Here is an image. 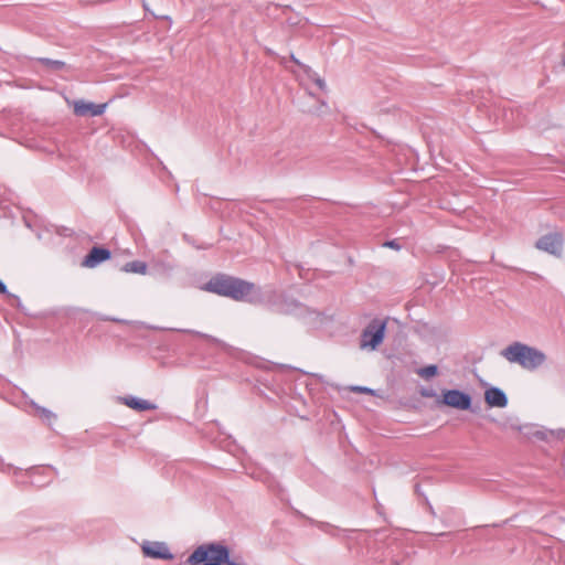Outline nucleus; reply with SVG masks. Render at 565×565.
Instances as JSON below:
<instances>
[{
  "label": "nucleus",
  "mask_w": 565,
  "mask_h": 565,
  "mask_svg": "<svg viewBox=\"0 0 565 565\" xmlns=\"http://www.w3.org/2000/svg\"><path fill=\"white\" fill-rule=\"evenodd\" d=\"M205 289L236 301H247L250 303H260L263 301L260 289L253 282L241 278L217 275L210 279Z\"/></svg>",
  "instance_id": "obj_1"
},
{
  "label": "nucleus",
  "mask_w": 565,
  "mask_h": 565,
  "mask_svg": "<svg viewBox=\"0 0 565 565\" xmlns=\"http://www.w3.org/2000/svg\"><path fill=\"white\" fill-rule=\"evenodd\" d=\"M501 355L510 363H518L525 370L533 371L546 361V355L541 350L514 342L501 351Z\"/></svg>",
  "instance_id": "obj_2"
},
{
  "label": "nucleus",
  "mask_w": 565,
  "mask_h": 565,
  "mask_svg": "<svg viewBox=\"0 0 565 565\" xmlns=\"http://www.w3.org/2000/svg\"><path fill=\"white\" fill-rule=\"evenodd\" d=\"M190 565H242L230 559L228 548L221 544L200 545L188 557Z\"/></svg>",
  "instance_id": "obj_3"
},
{
  "label": "nucleus",
  "mask_w": 565,
  "mask_h": 565,
  "mask_svg": "<svg viewBox=\"0 0 565 565\" xmlns=\"http://www.w3.org/2000/svg\"><path fill=\"white\" fill-rule=\"evenodd\" d=\"M386 321L373 319L362 331L360 337V349L375 351L385 338Z\"/></svg>",
  "instance_id": "obj_4"
},
{
  "label": "nucleus",
  "mask_w": 565,
  "mask_h": 565,
  "mask_svg": "<svg viewBox=\"0 0 565 565\" xmlns=\"http://www.w3.org/2000/svg\"><path fill=\"white\" fill-rule=\"evenodd\" d=\"M443 404L456 409L466 411L471 406V397L459 390H446L443 392Z\"/></svg>",
  "instance_id": "obj_5"
},
{
  "label": "nucleus",
  "mask_w": 565,
  "mask_h": 565,
  "mask_svg": "<svg viewBox=\"0 0 565 565\" xmlns=\"http://www.w3.org/2000/svg\"><path fill=\"white\" fill-rule=\"evenodd\" d=\"M145 556L157 559H172L173 555L163 542L146 541L141 545Z\"/></svg>",
  "instance_id": "obj_6"
},
{
  "label": "nucleus",
  "mask_w": 565,
  "mask_h": 565,
  "mask_svg": "<svg viewBox=\"0 0 565 565\" xmlns=\"http://www.w3.org/2000/svg\"><path fill=\"white\" fill-rule=\"evenodd\" d=\"M536 248L552 255H561L563 248L562 236L557 233H551L542 236L535 243Z\"/></svg>",
  "instance_id": "obj_7"
},
{
  "label": "nucleus",
  "mask_w": 565,
  "mask_h": 565,
  "mask_svg": "<svg viewBox=\"0 0 565 565\" xmlns=\"http://www.w3.org/2000/svg\"><path fill=\"white\" fill-rule=\"evenodd\" d=\"M106 104H94L85 100L74 103V113L76 116L96 117L104 114Z\"/></svg>",
  "instance_id": "obj_8"
},
{
  "label": "nucleus",
  "mask_w": 565,
  "mask_h": 565,
  "mask_svg": "<svg viewBox=\"0 0 565 565\" xmlns=\"http://www.w3.org/2000/svg\"><path fill=\"white\" fill-rule=\"evenodd\" d=\"M484 401L490 407L503 408L508 405L505 393L498 387L488 388L484 392Z\"/></svg>",
  "instance_id": "obj_9"
},
{
  "label": "nucleus",
  "mask_w": 565,
  "mask_h": 565,
  "mask_svg": "<svg viewBox=\"0 0 565 565\" xmlns=\"http://www.w3.org/2000/svg\"><path fill=\"white\" fill-rule=\"evenodd\" d=\"M110 257V252L102 247H93L88 255L85 257L83 265L86 267H95Z\"/></svg>",
  "instance_id": "obj_10"
},
{
  "label": "nucleus",
  "mask_w": 565,
  "mask_h": 565,
  "mask_svg": "<svg viewBox=\"0 0 565 565\" xmlns=\"http://www.w3.org/2000/svg\"><path fill=\"white\" fill-rule=\"evenodd\" d=\"M121 402L126 406H128V407H130L132 409L139 411V412L156 409V405H153L149 401L141 399V398H138V397H135V396L122 397Z\"/></svg>",
  "instance_id": "obj_11"
},
{
  "label": "nucleus",
  "mask_w": 565,
  "mask_h": 565,
  "mask_svg": "<svg viewBox=\"0 0 565 565\" xmlns=\"http://www.w3.org/2000/svg\"><path fill=\"white\" fill-rule=\"evenodd\" d=\"M147 268L148 267L145 262L134 260V262H129V263L125 264L122 267V270L126 273L146 275Z\"/></svg>",
  "instance_id": "obj_12"
},
{
  "label": "nucleus",
  "mask_w": 565,
  "mask_h": 565,
  "mask_svg": "<svg viewBox=\"0 0 565 565\" xmlns=\"http://www.w3.org/2000/svg\"><path fill=\"white\" fill-rule=\"evenodd\" d=\"M38 62L43 64L47 70L54 71V72L62 71L66 67V64L63 61H58V60L41 57V58H38Z\"/></svg>",
  "instance_id": "obj_13"
},
{
  "label": "nucleus",
  "mask_w": 565,
  "mask_h": 565,
  "mask_svg": "<svg viewBox=\"0 0 565 565\" xmlns=\"http://www.w3.org/2000/svg\"><path fill=\"white\" fill-rule=\"evenodd\" d=\"M438 372V369L436 365L434 364H430V365H427L423 369H420L417 373L419 376L424 377V379H429V377H433L437 374Z\"/></svg>",
  "instance_id": "obj_14"
},
{
  "label": "nucleus",
  "mask_w": 565,
  "mask_h": 565,
  "mask_svg": "<svg viewBox=\"0 0 565 565\" xmlns=\"http://www.w3.org/2000/svg\"><path fill=\"white\" fill-rule=\"evenodd\" d=\"M180 332H185V333H191L193 335H196V337H200V338H203V339H206L207 341L212 342V343H217V344H221V341L212 335H209V334H205V333H202V332H199V331H194V330H188V329H180L179 330Z\"/></svg>",
  "instance_id": "obj_15"
},
{
  "label": "nucleus",
  "mask_w": 565,
  "mask_h": 565,
  "mask_svg": "<svg viewBox=\"0 0 565 565\" xmlns=\"http://www.w3.org/2000/svg\"><path fill=\"white\" fill-rule=\"evenodd\" d=\"M309 77L316 83V85L321 90H326L327 84H326L324 79H322L317 73L311 72V74H309Z\"/></svg>",
  "instance_id": "obj_16"
},
{
  "label": "nucleus",
  "mask_w": 565,
  "mask_h": 565,
  "mask_svg": "<svg viewBox=\"0 0 565 565\" xmlns=\"http://www.w3.org/2000/svg\"><path fill=\"white\" fill-rule=\"evenodd\" d=\"M34 407L38 411L39 415L42 416L43 418L49 419V420L52 418H55V415L51 411H49L44 407H41L39 405H34Z\"/></svg>",
  "instance_id": "obj_17"
},
{
  "label": "nucleus",
  "mask_w": 565,
  "mask_h": 565,
  "mask_svg": "<svg viewBox=\"0 0 565 565\" xmlns=\"http://www.w3.org/2000/svg\"><path fill=\"white\" fill-rule=\"evenodd\" d=\"M351 390L353 392H359V393L374 394L372 388H369L365 386H353Z\"/></svg>",
  "instance_id": "obj_18"
},
{
  "label": "nucleus",
  "mask_w": 565,
  "mask_h": 565,
  "mask_svg": "<svg viewBox=\"0 0 565 565\" xmlns=\"http://www.w3.org/2000/svg\"><path fill=\"white\" fill-rule=\"evenodd\" d=\"M385 246H388L391 248H399V246L396 244L395 241H390L384 244Z\"/></svg>",
  "instance_id": "obj_19"
},
{
  "label": "nucleus",
  "mask_w": 565,
  "mask_h": 565,
  "mask_svg": "<svg viewBox=\"0 0 565 565\" xmlns=\"http://www.w3.org/2000/svg\"><path fill=\"white\" fill-rule=\"evenodd\" d=\"M46 470H47V468H33L30 470V473L33 475L35 472H44Z\"/></svg>",
  "instance_id": "obj_20"
},
{
  "label": "nucleus",
  "mask_w": 565,
  "mask_h": 565,
  "mask_svg": "<svg viewBox=\"0 0 565 565\" xmlns=\"http://www.w3.org/2000/svg\"><path fill=\"white\" fill-rule=\"evenodd\" d=\"M7 286L0 280V294H7Z\"/></svg>",
  "instance_id": "obj_21"
},
{
  "label": "nucleus",
  "mask_w": 565,
  "mask_h": 565,
  "mask_svg": "<svg viewBox=\"0 0 565 565\" xmlns=\"http://www.w3.org/2000/svg\"><path fill=\"white\" fill-rule=\"evenodd\" d=\"M423 396L433 397V396H435V393L434 392H423Z\"/></svg>",
  "instance_id": "obj_22"
},
{
  "label": "nucleus",
  "mask_w": 565,
  "mask_h": 565,
  "mask_svg": "<svg viewBox=\"0 0 565 565\" xmlns=\"http://www.w3.org/2000/svg\"><path fill=\"white\" fill-rule=\"evenodd\" d=\"M563 64L565 65V60H564Z\"/></svg>",
  "instance_id": "obj_23"
}]
</instances>
